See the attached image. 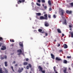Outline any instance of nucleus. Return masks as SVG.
<instances>
[{"instance_id": "nucleus-1", "label": "nucleus", "mask_w": 73, "mask_h": 73, "mask_svg": "<svg viewBox=\"0 0 73 73\" xmlns=\"http://www.w3.org/2000/svg\"><path fill=\"white\" fill-rule=\"evenodd\" d=\"M44 16H41L40 17V20H48V15L46 14L44 15Z\"/></svg>"}, {"instance_id": "nucleus-2", "label": "nucleus", "mask_w": 73, "mask_h": 73, "mask_svg": "<svg viewBox=\"0 0 73 73\" xmlns=\"http://www.w3.org/2000/svg\"><path fill=\"white\" fill-rule=\"evenodd\" d=\"M59 12L60 13V15L61 16H63L64 15V13H65V11L61 9H59Z\"/></svg>"}, {"instance_id": "nucleus-3", "label": "nucleus", "mask_w": 73, "mask_h": 73, "mask_svg": "<svg viewBox=\"0 0 73 73\" xmlns=\"http://www.w3.org/2000/svg\"><path fill=\"white\" fill-rule=\"evenodd\" d=\"M24 70V68H20L19 67V68L18 70V72L19 73H21V72H23V70Z\"/></svg>"}, {"instance_id": "nucleus-4", "label": "nucleus", "mask_w": 73, "mask_h": 73, "mask_svg": "<svg viewBox=\"0 0 73 73\" xmlns=\"http://www.w3.org/2000/svg\"><path fill=\"white\" fill-rule=\"evenodd\" d=\"M44 25L45 27H49V23L48 22L46 21L44 23Z\"/></svg>"}, {"instance_id": "nucleus-5", "label": "nucleus", "mask_w": 73, "mask_h": 73, "mask_svg": "<svg viewBox=\"0 0 73 73\" xmlns=\"http://www.w3.org/2000/svg\"><path fill=\"white\" fill-rule=\"evenodd\" d=\"M17 52L19 53H18V56H20V55L21 54V53H22V50L20 49L19 50H17Z\"/></svg>"}, {"instance_id": "nucleus-6", "label": "nucleus", "mask_w": 73, "mask_h": 73, "mask_svg": "<svg viewBox=\"0 0 73 73\" xmlns=\"http://www.w3.org/2000/svg\"><path fill=\"white\" fill-rule=\"evenodd\" d=\"M62 19H64V22H63L62 24H65V25H66L67 24V23H66V19L65 18V17H62Z\"/></svg>"}, {"instance_id": "nucleus-7", "label": "nucleus", "mask_w": 73, "mask_h": 73, "mask_svg": "<svg viewBox=\"0 0 73 73\" xmlns=\"http://www.w3.org/2000/svg\"><path fill=\"white\" fill-rule=\"evenodd\" d=\"M66 12L67 14L68 15H70V14H71L72 13V11H69V10H67L66 11Z\"/></svg>"}, {"instance_id": "nucleus-8", "label": "nucleus", "mask_w": 73, "mask_h": 73, "mask_svg": "<svg viewBox=\"0 0 73 73\" xmlns=\"http://www.w3.org/2000/svg\"><path fill=\"white\" fill-rule=\"evenodd\" d=\"M38 69H39V72H41V71H42V67H41V66H38Z\"/></svg>"}, {"instance_id": "nucleus-9", "label": "nucleus", "mask_w": 73, "mask_h": 73, "mask_svg": "<svg viewBox=\"0 0 73 73\" xmlns=\"http://www.w3.org/2000/svg\"><path fill=\"white\" fill-rule=\"evenodd\" d=\"M55 59L56 61H62V59L60 58H58V57H56Z\"/></svg>"}, {"instance_id": "nucleus-10", "label": "nucleus", "mask_w": 73, "mask_h": 73, "mask_svg": "<svg viewBox=\"0 0 73 73\" xmlns=\"http://www.w3.org/2000/svg\"><path fill=\"white\" fill-rule=\"evenodd\" d=\"M2 48H1V50H5V49H6V47L5 46H2Z\"/></svg>"}, {"instance_id": "nucleus-11", "label": "nucleus", "mask_w": 73, "mask_h": 73, "mask_svg": "<svg viewBox=\"0 0 73 73\" xmlns=\"http://www.w3.org/2000/svg\"><path fill=\"white\" fill-rule=\"evenodd\" d=\"M63 46L64 48V49H66V48H68V46H67L66 44H64Z\"/></svg>"}, {"instance_id": "nucleus-12", "label": "nucleus", "mask_w": 73, "mask_h": 73, "mask_svg": "<svg viewBox=\"0 0 73 73\" xmlns=\"http://www.w3.org/2000/svg\"><path fill=\"white\" fill-rule=\"evenodd\" d=\"M19 44L20 46L23 47V43L21 42H19Z\"/></svg>"}, {"instance_id": "nucleus-13", "label": "nucleus", "mask_w": 73, "mask_h": 73, "mask_svg": "<svg viewBox=\"0 0 73 73\" xmlns=\"http://www.w3.org/2000/svg\"><path fill=\"white\" fill-rule=\"evenodd\" d=\"M38 31L39 32H41V33H44V32L42 31V30L41 29H38Z\"/></svg>"}, {"instance_id": "nucleus-14", "label": "nucleus", "mask_w": 73, "mask_h": 73, "mask_svg": "<svg viewBox=\"0 0 73 73\" xmlns=\"http://www.w3.org/2000/svg\"><path fill=\"white\" fill-rule=\"evenodd\" d=\"M51 56V58H52V59H53L54 60V55H53V54L51 53L50 54Z\"/></svg>"}, {"instance_id": "nucleus-15", "label": "nucleus", "mask_w": 73, "mask_h": 73, "mask_svg": "<svg viewBox=\"0 0 73 73\" xmlns=\"http://www.w3.org/2000/svg\"><path fill=\"white\" fill-rule=\"evenodd\" d=\"M67 71V69L66 68H65L64 70H63V72L64 73H68L67 72H66Z\"/></svg>"}, {"instance_id": "nucleus-16", "label": "nucleus", "mask_w": 73, "mask_h": 73, "mask_svg": "<svg viewBox=\"0 0 73 73\" xmlns=\"http://www.w3.org/2000/svg\"><path fill=\"white\" fill-rule=\"evenodd\" d=\"M57 30L58 31V32L59 33H61V31L60 29H57Z\"/></svg>"}, {"instance_id": "nucleus-17", "label": "nucleus", "mask_w": 73, "mask_h": 73, "mask_svg": "<svg viewBox=\"0 0 73 73\" xmlns=\"http://www.w3.org/2000/svg\"><path fill=\"white\" fill-rule=\"evenodd\" d=\"M67 63H68V61H67V60H64L63 62V63H64V64H67Z\"/></svg>"}, {"instance_id": "nucleus-18", "label": "nucleus", "mask_w": 73, "mask_h": 73, "mask_svg": "<svg viewBox=\"0 0 73 73\" xmlns=\"http://www.w3.org/2000/svg\"><path fill=\"white\" fill-rule=\"evenodd\" d=\"M48 3L50 5H52V3H51V1H50V0H48Z\"/></svg>"}, {"instance_id": "nucleus-19", "label": "nucleus", "mask_w": 73, "mask_h": 73, "mask_svg": "<svg viewBox=\"0 0 73 73\" xmlns=\"http://www.w3.org/2000/svg\"><path fill=\"white\" fill-rule=\"evenodd\" d=\"M36 15L37 16H41V14L40 13H36Z\"/></svg>"}, {"instance_id": "nucleus-20", "label": "nucleus", "mask_w": 73, "mask_h": 73, "mask_svg": "<svg viewBox=\"0 0 73 73\" xmlns=\"http://www.w3.org/2000/svg\"><path fill=\"white\" fill-rule=\"evenodd\" d=\"M17 3L18 4H20V3H21L22 2L21 0H19L18 1Z\"/></svg>"}, {"instance_id": "nucleus-21", "label": "nucleus", "mask_w": 73, "mask_h": 73, "mask_svg": "<svg viewBox=\"0 0 73 73\" xmlns=\"http://www.w3.org/2000/svg\"><path fill=\"white\" fill-rule=\"evenodd\" d=\"M42 6L45 9H46L47 8V7L46 6H44V4H42Z\"/></svg>"}, {"instance_id": "nucleus-22", "label": "nucleus", "mask_w": 73, "mask_h": 73, "mask_svg": "<svg viewBox=\"0 0 73 73\" xmlns=\"http://www.w3.org/2000/svg\"><path fill=\"white\" fill-rule=\"evenodd\" d=\"M5 66H7L8 64H7V62H5Z\"/></svg>"}, {"instance_id": "nucleus-23", "label": "nucleus", "mask_w": 73, "mask_h": 73, "mask_svg": "<svg viewBox=\"0 0 73 73\" xmlns=\"http://www.w3.org/2000/svg\"><path fill=\"white\" fill-rule=\"evenodd\" d=\"M5 73L4 71L3 72V70H2V69H0V73Z\"/></svg>"}, {"instance_id": "nucleus-24", "label": "nucleus", "mask_w": 73, "mask_h": 73, "mask_svg": "<svg viewBox=\"0 0 73 73\" xmlns=\"http://www.w3.org/2000/svg\"><path fill=\"white\" fill-rule=\"evenodd\" d=\"M69 5H70L72 7H73V2L70 3Z\"/></svg>"}, {"instance_id": "nucleus-25", "label": "nucleus", "mask_w": 73, "mask_h": 73, "mask_svg": "<svg viewBox=\"0 0 73 73\" xmlns=\"http://www.w3.org/2000/svg\"><path fill=\"white\" fill-rule=\"evenodd\" d=\"M23 65H28V62H24L23 63Z\"/></svg>"}, {"instance_id": "nucleus-26", "label": "nucleus", "mask_w": 73, "mask_h": 73, "mask_svg": "<svg viewBox=\"0 0 73 73\" xmlns=\"http://www.w3.org/2000/svg\"><path fill=\"white\" fill-rule=\"evenodd\" d=\"M3 41V38L2 37H0V41Z\"/></svg>"}, {"instance_id": "nucleus-27", "label": "nucleus", "mask_w": 73, "mask_h": 73, "mask_svg": "<svg viewBox=\"0 0 73 73\" xmlns=\"http://www.w3.org/2000/svg\"><path fill=\"white\" fill-rule=\"evenodd\" d=\"M36 4L37 5H38V6H39V7H40V6H41V4L40 3H36Z\"/></svg>"}, {"instance_id": "nucleus-28", "label": "nucleus", "mask_w": 73, "mask_h": 73, "mask_svg": "<svg viewBox=\"0 0 73 73\" xmlns=\"http://www.w3.org/2000/svg\"><path fill=\"white\" fill-rule=\"evenodd\" d=\"M56 66H54L53 67V69L54 70V71L55 72H56Z\"/></svg>"}, {"instance_id": "nucleus-29", "label": "nucleus", "mask_w": 73, "mask_h": 73, "mask_svg": "<svg viewBox=\"0 0 73 73\" xmlns=\"http://www.w3.org/2000/svg\"><path fill=\"white\" fill-rule=\"evenodd\" d=\"M41 1L42 3H45V0H41Z\"/></svg>"}, {"instance_id": "nucleus-30", "label": "nucleus", "mask_w": 73, "mask_h": 73, "mask_svg": "<svg viewBox=\"0 0 73 73\" xmlns=\"http://www.w3.org/2000/svg\"><path fill=\"white\" fill-rule=\"evenodd\" d=\"M0 59L1 60H4V57H2V56H1Z\"/></svg>"}, {"instance_id": "nucleus-31", "label": "nucleus", "mask_w": 73, "mask_h": 73, "mask_svg": "<svg viewBox=\"0 0 73 73\" xmlns=\"http://www.w3.org/2000/svg\"><path fill=\"white\" fill-rule=\"evenodd\" d=\"M53 17L54 18H56V17H57V16H56V15L54 14L53 15Z\"/></svg>"}, {"instance_id": "nucleus-32", "label": "nucleus", "mask_w": 73, "mask_h": 73, "mask_svg": "<svg viewBox=\"0 0 73 73\" xmlns=\"http://www.w3.org/2000/svg\"><path fill=\"white\" fill-rule=\"evenodd\" d=\"M4 58H5V59H7V56L6 55H5L4 56Z\"/></svg>"}, {"instance_id": "nucleus-33", "label": "nucleus", "mask_w": 73, "mask_h": 73, "mask_svg": "<svg viewBox=\"0 0 73 73\" xmlns=\"http://www.w3.org/2000/svg\"><path fill=\"white\" fill-rule=\"evenodd\" d=\"M67 58H71V56H67Z\"/></svg>"}, {"instance_id": "nucleus-34", "label": "nucleus", "mask_w": 73, "mask_h": 73, "mask_svg": "<svg viewBox=\"0 0 73 73\" xmlns=\"http://www.w3.org/2000/svg\"><path fill=\"white\" fill-rule=\"evenodd\" d=\"M59 52H60L61 53V52H63V51H62V50H60L59 51Z\"/></svg>"}, {"instance_id": "nucleus-35", "label": "nucleus", "mask_w": 73, "mask_h": 73, "mask_svg": "<svg viewBox=\"0 0 73 73\" xmlns=\"http://www.w3.org/2000/svg\"><path fill=\"white\" fill-rule=\"evenodd\" d=\"M28 65L29 66V67L30 68L32 67V66L31 65V64H29Z\"/></svg>"}, {"instance_id": "nucleus-36", "label": "nucleus", "mask_w": 73, "mask_h": 73, "mask_svg": "<svg viewBox=\"0 0 73 73\" xmlns=\"http://www.w3.org/2000/svg\"><path fill=\"white\" fill-rule=\"evenodd\" d=\"M11 68L12 69L13 71V72H15V71L14 70H13V66H11Z\"/></svg>"}, {"instance_id": "nucleus-37", "label": "nucleus", "mask_w": 73, "mask_h": 73, "mask_svg": "<svg viewBox=\"0 0 73 73\" xmlns=\"http://www.w3.org/2000/svg\"><path fill=\"white\" fill-rule=\"evenodd\" d=\"M21 1L22 3H24L25 2V0H21Z\"/></svg>"}, {"instance_id": "nucleus-38", "label": "nucleus", "mask_w": 73, "mask_h": 73, "mask_svg": "<svg viewBox=\"0 0 73 73\" xmlns=\"http://www.w3.org/2000/svg\"><path fill=\"white\" fill-rule=\"evenodd\" d=\"M41 72H42V73H45V70H42V71H41Z\"/></svg>"}, {"instance_id": "nucleus-39", "label": "nucleus", "mask_w": 73, "mask_h": 73, "mask_svg": "<svg viewBox=\"0 0 73 73\" xmlns=\"http://www.w3.org/2000/svg\"><path fill=\"white\" fill-rule=\"evenodd\" d=\"M71 37H73V33H71Z\"/></svg>"}, {"instance_id": "nucleus-40", "label": "nucleus", "mask_w": 73, "mask_h": 73, "mask_svg": "<svg viewBox=\"0 0 73 73\" xmlns=\"http://www.w3.org/2000/svg\"><path fill=\"white\" fill-rule=\"evenodd\" d=\"M48 18H51V15H48Z\"/></svg>"}, {"instance_id": "nucleus-41", "label": "nucleus", "mask_w": 73, "mask_h": 73, "mask_svg": "<svg viewBox=\"0 0 73 73\" xmlns=\"http://www.w3.org/2000/svg\"><path fill=\"white\" fill-rule=\"evenodd\" d=\"M26 68H27V69H29V66H27L26 67Z\"/></svg>"}, {"instance_id": "nucleus-42", "label": "nucleus", "mask_w": 73, "mask_h": 73, "mask_svg": "<svg viewBox=\"0 0 73 73\" xmlns=\"http://www.w3.org/2000/svg\"><path fill=\"white\" fill-rule=\"evenodd\" d=\"M37 1L38 2V3H41V0H38Z\"/></svg>"}, {"instance_id": "nucleus-43", "label": "nucleus", "mask_w": 73, "mask_h": 73, "mask_svg": "<svg viewBox=\"0 0 73 73\" xmlns=\"http://www.w3.org/2000/svg\"><path fill=\"white\" fill-rule=\"evenodd\" d=\"M52 9L51 8H50L49 9V11H52Z\"/></svg>"}, {"instance_id": "nucleus-44", "label": "nucleus", "mask_w": 73, "mask_h": 73, "mask_svg": "<svg viewBox=\"0 0 73 73\" xmlns=\"http://www.w3.org/2000/svg\"><path fill=\"white\" fill-rule=\"evenodd\" d=\"M45 35L46 36H48V33H45Z\"/></svg>"}, {"instance_id": "nucleus-45", "label": "nucleus", "mask_w": 73, "mask_h": 73, "mask_svg": "<svg viewBox=\"0 0 73 73\" xmlns=\"http://www.w3.org/2000/svg\"><path fill=\"white\" fill-rule=\"evenodd\" d=\"M2 45V43L0 42V47H1Z\"/></svg>"}, {"instance_id": "nucleus-46", "label": "nucleus", "mask_w": 73, "mask_h": 73, "mask_svg": "<svg viewBox=\"0 0 73 73\" xmlns=\"http://www.w3.org/2000/svg\"><path fill=\"white\" fill-rule=\"evenodd\" d=\"M29 60V59H28V58H27L26 60V61H28Z\"/></svg>"}, {"instance_id": "nucleus-47", "label": "nucleus", "mask_w": 73, "mask_h": 73, "mask_svg": "<svg viewBox=\"0 0 73 73\" xmlns=\"http://www.w3.org/2000/svg\"><path fill=\"white\" fill-rule=\"evenodd\" d=\"M72 26L70 25H69V28H72Z\"/></svg>"}, {"instance_id": "nucleus-48", "label": "nucleus", "mask_w": 73, "mask_h": 73, "mask_svg": "<svg viewBox=\"0 0 73 73\" xmlns=\"http://www.w3.org/2000/svg\"><path fill=\"white\" fill-rule=\"evenodd\" d=\"M31 4L32 5H34V3H33V2H32L31 3Z\"/></svg>"}, {"instance_id": "nucleus-49", "label": "nucleus", "mask_w": 73, "mask_h": 73, "mask_svg": "<svg viewBox=\"0 0 73 73\" xmlns=\"http://www.w3.org/2000/svg\"><path fill=\"white\" fill-rule=\"evenodd\" d=\"M13 64H15L16 63V61H14L13 62Z\"/></svg>"}, {"instance_id": "nucleus-50", "label": "nucleus", "mask_w": 73, "mask_h": 73, "mask_svg": "<svg viewBox=\"0 0 73 73\" xmlns=\"http://www.w3.org/2000/svg\"><path fill=\"white\" fill-rule=\"evenodd\" d=\"M5 72H6V73H8V71H7V70H5Z\"/></svg>"}, {"instance_id": "nucleus-51", "label": "nucleus", "mask_w": 73, "mask_h": 73, "mask_svg": "<svg viewBox=\"0 0 73 73\" xmlns=\"http://www.w3.org/2000/svg\"><path fill=\"white\" fill-rule=\"evenodd\" d=\"M12 42H15V40H14L13 39L12 40Z\"/></svg>"}, {"instance_id": "nucleus-52", "label": "nucleus", "mask_w": 73, "mask_h": 73, "mask_svg": "<svg viewBox=\"0 0 73 73\" xmlns=\"http://www.w3.org/2000/svg\"><path fill=\"white\" fill-rule=\"evenodd\" d=\"M62 35L63 37H64V34H62Z\"/></svg>"}, {"instance_id": "nucleus-53", "label": "nucleus", "mask_w": 73, "mask_h": 73, "mask_svg": "<svg viewBox=\"0 0 73 73\" xmlns=\"http://www.w3.org/2000/svg\"><path fill=\"white\" fill-rule=\"evenodd\" d=\"M60 46V44H58V47H59V46Z\"/></svg>"}, {"instance_id": "nucleus-54", "label": "nucleus", "mask_w": 73, "mask_h": 73, "mask_svg": "<svg viewBox=\"0 0 73 73\" xmlns=\"http://www.w3.org/2000/svg\"><path fill=\"white\" fill-rule=\"evenodd\" d=\"M21 54L22 55H24V54L23 53H21Z\"/></svg>"}, {"instance_id": "nucleus-55", "label": "nucleus", "mask_w": 73, "mask_h": 73, "mask_svg": "<svg viewBox=\"0 0 73 73\" xmlns=\"http://www.w3.org/2000/svg\"><path fill=\"white\" fill-rule=\"evenodd\" d=\"M68 69L69 70H71V69H70V68H68Z\"/></svg>"}, {"instance_id": "nucleus-56", "label": "nucleus", "mask_w": 73, "mask_h": 73, "mask_svg": "<svg viewBox=\"0 0 73 73\" xmlns=\"http://www.w3.org/2000/svg\"><path fill=\"white\" fill-rule=\"evenodd\" d=\"M17 64H16L15 65V66H17Z\"/></svg>"}, {"instance_id": "nucleus-57", "label": "nucleus", "mask_w": 73, "mask_h": 73, "mask_svg": "<svg viewBox=\"0 0 73 73\" xmlns=\"http://www.w3.org/2000/svg\"><path fill=\"white\" fill-rule=\"evenodd\" d=\"M12 39H11L10 40V42H12Z\"/></svg>"}, {"instance_id": "nucleus-58", "label": "nucleus", "mask_w": 73, "mask_h": 73, "mask_svg": "<svg viewBox=\"0 0 73 73\" xmlns=\"http://www.w3.org/2000/svg\"><path fill=\"white\" fill-rule=\"evenodd\" d=\"M70 31H72V28H70Z\"/></svg>"}, {"instance_id": "nucleus-59", "label": "nucleus", "mask_w": 73, "mask_h": 73, "mask_svg": "<svg viewBox=\"0 0 73 73\" xmlns=\"http://www.w3.org/2000/svg\"><path fill=\"white\" fill-rule=\"evenodd\" d=\"M16 7H18V5H16Z\"/></svg>"}, {"instance_id": "nucleus-60", "label": "nucleus", "mask_w": 73, "mask_h": 73, "mask_svg": "<svg viewBox=\"0 0 73 73\" xmlns=\"http://www.w3.org/2000/svg\"><path fill=\"white\" fill-rule=\"evenodd\" d=\"M54 41L55 42H56V40H54Z\"/></svg>"}, {"instance_id": "nucleus-61", "label": "nucleus", "mask_w": 73, "mask_h": 73, "mask_svg": "<svg viewBox=\"0 0 73 73\" xmlns=\"http://www.w3.org/2000/svg\"><path fill=\"white\" fill-rule=\"evenodd\" d=\"M55 73H58V72H55Z\"/></svg>"}, {"instance_id": "nucleus-62", "label": "nucleus", "mask_w": 73, "mask_h": 73, "mask_svg": "<svg viewBox=\"0 0 73 73\" xmlns=\"http://www.w3.org/2000/svg\"><path fill=\"white\" fill-rule=\"evenodd\" d=\"M32 38H31V40H32Z\"/></svg>"}, {"instance_id": "nucleus-63", "label": "nucleus", "mask_w": 73, "mask_h": 73, "mask_svg": "<svg viewBox=\"0 0 73 73\" xmlns=\"http://www.w3.org/2000/svg\"><path fill=\"white\" fill-rule=\"evenodd\" d=\"M44 37H45V36H44Z\"/></svg>"}, {"instance_id": "nucleus-64", "label": "nucleus", "mask_w": 73, "mask_h": 73, "mask_svg": "<svg viewBox=\"0 0 73 73\" xmlns=\"http://www.w3.org/2000/svg\"><path fill=\"white\" fill-rule=\"evenodd\" d=\"M30 73H32V72H30Z\"/></svg>"}]
</instances>
